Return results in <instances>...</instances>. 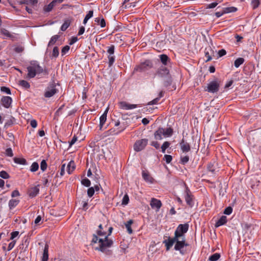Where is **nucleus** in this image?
Instances as JSON below:
<instances>
[{
    "mask_svg": "<svg viewBox=\"0 0 261 261\" xmlns=\"http://www.w3.org/2000/svg\"><path fill=\"white\" fill-rule=\"evenodd\" d=\"M82 184L84 186L89 187L91 185V181L89 179L85 178L82 180Z\"/></svg>",
    "mask_w": 261,
    "mask_h": 261,
    "instance_id": "nucleus-45",
    "label": "nucleus"
},
{
    "mask_svg": "<svg viewBox=\"0 0 261 261\" xmlns=\"http://www.w3.org/2000/svg\"><path fill=\"white\" fill-rule=\"evenodd\" d=\"M226 54V51L225 49H222L219 50L218 52V57H221Z\"/></svg>",
    "mask_w": 261,
    "mask_h": 261,
    "instance_id": "nucleus-57",
    "label": "nucleus"
},
{
    "mask_svg": "<svg viewBox=\"0 0 261 261\" xmlns=\"http://www.w3.org/2000/svg\"><path fill=\"white\" fill-rule=\"evenodd\" d=\"M224 11L223 9L222 11H219L215 13V15L217 18H219L221 16H222L223 14H224Z\"/></svg>",
    "mask_w": 261,
    "mask_h": 261,
    "instance_id": "nucleus-63",
    "label": "nucleus"
},
{
    "mask_svg": "<svg viewBox=\"0 0 261 261\" xmlns=\"http://www.w3.org/2000/svg\"><path fill=\"white\" fill-rule=\"evenodd\" d=\"M232 212V208L230 206L227 207L224 211V214L225 215H229Z\"/></svg>",
    "mask_w": 261,
    "mask_h": 261,
    "instance_id": "nucleus-51",
    "label": "nucleus"
},
{
    "mask_svg": "<svg viewBox=\"0 0 261 261\" xmlns=\"http://www.w3.org/2000/svg\"><path fill=\"white\" fill-rule=\"evenodd\" d=\"M30 125L33 128H36L37 126V122L36 120L33 119L30 121Z\"/></svg>",
    "mask_w": 261,
    "mask_h": 261,
    "instance_id": "nucleus-61",
    "label": "nucleus"
},
{
    "mask_svg": "<svg viewBox=\"0 0 261 261\" xmlns=\"http://www.w3.org/2000/svg\"><path fill=\"white\" fill-rule=\"evenodd\" d=\"M115 50V46L112 45L108 47L107 52L109 54V56L113 55Z\"/></svg>",
    "mask_w": 261,
    "mask_h": 261,
    "instance_id": "nucleus-42",
    "label": "nucleus"
},
{
    "mask_svg": "<svg viewBox=\"0 0 261 261\" xmlns=\"http://www.w3.org/2000/svg\"><path fill=\"white\" fill-rule=\"evenodd\" d=\"M185 198L187 204L190 207H193L194 204L193 196L189 189H187L186 191Z\"/></svg>",
    "mask_w": 261,
    "mask_h": 261,
    "instance_id": "nucleus-11",
    "label": "nucleus"
},
{
    "mask_svg": "<svg viewBox=\"0 0 261 261\" xmlns=\"http://www.w3.org/2000/svg\"><path fill=\"white\" fill-rule=\"evenodd\" d=\"M63 1L64 0H53L48 5L44 6L43 8V11L45 12H50L55 6H56L57 4L62 3Z\"/></svg>",
    "mask_w": 261,
    "mask_h": 261,
    "instance_id": "nucleus-9",
    "label": "nucleus"
},
{
    "mask_svg": "<svg viewBox=\"0 0 261 261\" xmlns=\"http://www.w3.org/2000/svg\"><path fill=\"white\" fill-rule=\"evenodd\" d=\"M220 254L218 253H215L212 255H211L209 258L208 260L210 261H217L220 258Z\"/></svg>",
    "mask_w": 261,
    "mask_h": 261,
    "instance_id": "nucleus-29",
    "label": "nucleus"
},
{
    "mask_svg": "<svg viewBox=\"0 0 261 261\" xmlns=\"http://www.w3.org/2000/svg\"><path fill=\"white\" fill-rule=\"evenodd\" d=\"M170 143L168 142H165L161 146L162 151L163 153H165L166 149L169 147Z\"/></svg>",
    "mask_w": 261,
    "mask_h": 261,
    "instance_id": "nucleus-40",
    "label": "nucleus"
},
{
    "mask_svg": "<svg viewBox=\"0 0 261 261\" xmlns=\"http://www.w3.org/2000/svg\"><path fill=\"white\" fill-rule=\"evenodd\" d=\"M163 136L165 138L171 137L173 134V129L171 127L162 128Z\"/></svg>",
    "mask_w": 261,
    "mask_h": 261,
    "instance_id": "nucleus-19",
    "label": "nucleus"
},
{
    "mask_svg": "<svg viewBox=\"0 0 261 261\" xmlns=\"http://www.w3.org/2000/svg\"><path fill=\"white\" fill-rule=\"evenodd\" d=\"M109 63L110 65H112L115 61V56L113 55L109 56Z\"/></svg>",
    "mask_w": 261,
    "mask_h": 261,
    "instance_id": "nucleus-55",
    "label": "nucleus"
},
{
    "mask_svg": "<svg viewBox=\"0 0 261 261\" xmlns=\"http://www.w3.org/2000/svg\"><path fill=\"white\" fill-rule=\"evenodd\" d=\"M220 83V81L217 79L210 82L207 85L205 91L213 93L217 92L219 89Z\"/></svg>",
    "mask_w": 261,
    "mask_h": 261,
    "instance_id": "nucleus-5",
    "label": "nucleus"
},
{
    "mask_svg": "<svg viewBox=\"0 0 261 261\" xmlns=\"http://www.w3.org/2000/svg\"><path fill=\"white\" fill-rule=\"evenodd\" d=\"M20 194L17 190H15L12 192L11 196L12 197H16L19 196Z\"/></svg>",
    "mask_w": 261,
    "mask_h": 261,
    "instance_id": "nucleus-60",
    "label": "nucleus"
},
{
    "mask_svg": "<svg viewBox=\"0 0 261 261\" xmlns=\"http://www.w3.org/2000/svg\"><path fill=\"white\" fill-rule=\"evenodd\" d=\"M205 56L207 58L206 61H210L215 56V52L210 47L205 49Z\"/></svg>",
    "mask_w": 261,
    "mask_h": 261,
    "instance_id": "nucleus-14",
    "label": "nucleus"
},
{
    "mask_svg": "<svg viewBox=\"0 0 261 261\" xmlns=\"http://www.w3.org/2000/svg\"><path fill=\"white\" fill-rule=\"evenodd\" d=\"M174 240L175 243L174 249L179 251L181 254H184V251L183 248L184 247L188 246V244L186 243L185 237L177 238Z\"/></svg>",
    "mask_w": 261,
    "mask_h": 261,
    "instance_id": "nucleus-6",
    "label": "nucleus"
},
{
    "mask_svg": "<svg viewBox=\"0 0 261 261\" xmlns=\"http://www.w3.org/2000/svg\"><path fill=\"white\" fill-rule=\"evenodd\" d=\"M69 25L70 21L69 20L65 21L61 27V30L62 31H65L69 27Z\"/></svg>",
    "mask_w": 261,
    "mask_h": 261,
    "instance_id": "nucleus-38",
    "label": "nucleus"
},
{
    "mask_svg": "<svg viewBox=\"0 0 261 261\" xmlns=\"http://www.w3.org/2000/svg\"><path fill=\"white\" fill-rule=\"evenodd\" d=\"M2 105L6 108H9L12 102V99L10 96H3L1 99Z\"/></svg>",
    "mask_w": 261,
    "mask_h": 261,
    "instance_id": "nucleus-13",
    "label": "nucleus"
},
{
    "mask_svg": "<svg viewBox=\"0 0 261 261\" xmlns=\"http://www.w3.org/2000/svg\"><path fill=\"white\" fill-rule=\"evenodd\" d=\"M6 154L7 156L12 157L13 155L12 150L11 148H8L6 150Z\"/></svg>",
    "mask_w": 261,
    "mask_h": 261,
    "instance_id": "nucleus-53",
    "label": "nucleus"
},
{
    "mask_svg": "<svg viewBox=\"0 0 261 261\" xmlns=\"http://www.w3.org/2000/svg\"><path fill=\"white\" fill-rule=\"evenodd\" d=\"M119 107L122 109L127 110L136 108L137 107V105L129 104L126 102L122 101L119 103Z\"/></svg>",
    "mask_w": 261,
    "mask_h": 261,
    "instance_id": "nucleus-15",
    "label": "nucleus"
},
{
    "mask_svg": "<svg viewBox=\"0 0 261 261\" xmlns=\"http://www.w3.org/2000/svg\"><path fill=\"white\" fill-rule=\"evenodd\" d=\"M147 139H142L137 140L134 145V149L137 152L143 150L148 144Z\"/></svg>",
    "mask_w": 261,
    "mask_h": 261,
    "instance_id": "nucleus-7",
    "label": "nucleus"
},
{
    "mask_svg": "<svg viewBox=\"0 0 261 261\" xmlns=\"http://www.w3.org/2000/svg\"><path fill=\"white\" fill-rule=\"evenodd\" d=\"M59 38V36L57 35L52 36L48 43V46H50L55 44V43L56 42V41L58 40Z\"/></svg>",
    "mask_w": 261,
    "mask_h": 261,
    "instance_id": "nucleus-32",
    "label": "nucleus"
},
{
    "mask_svg": "<svg viewBox=\"0 0 261 261\" xmlns=\"http://www.w3.org/2000/svg\"><path fill=\"white\" fill-rule=\"evenodd\" d=\"M225 14L236 12L237 9L234 7H226L223 8Z\"/></svg>",
    "mask_w": 261,
    "mask_h": 261,
    "instance_id": "nucleus-34",
    "label": "nucleus"
},
{
    "mask_svg": "<svg viewBox=\"0 0 261 261\" xmlns=\"http://www.w3.org/2000/svg\"><path fill=\"white\" fill-rule=\"evenodd\" d=\"M47 166V165L45 160H42L40 164L41 170H42L43 171H44L46 169Z\"/></svg>",
    "mask_w": 261,
    "mask_h": 261,
    "instance_id": "nucleus-46",
    "label": "nucleus"
},
{
    "mask_svg": "<svg viewBox=\"0 0 261 261\" xmlns=\"http://www.w3.org/2000/svg\"><path fill=\"white\" fill-rule=\"evenodd\" d=\"M2 34L8 37H10L11 36L10 33L6 29L2 30Z\"/></svg>",
    "mask_w": 261,
    "mask_h": 261,
    "instance_id": "nucleus-54",
    "label": "nucleus"
},
{
    "mask_svg": "<svg viewBox=\"0 0 261 261\" xmlns=\"http://www.w3.org/2000/svg\"><path fill=\"white\" fill-rule=\"evenodd\" d=\"M133 223V220H129L125 224V227H126L127 230L129 234H131L133 232V230L131 228V225Z\"/></svg>",
    "mask_w": 261,
    "mask_h": 261,
    "instance_id": "nucleus-33",
    "label": "nucleus"
},
{
    "mask_svg": "<svg viewBox=\"0 0 261 261\" xmlns=\"http://www.w3.org/2000/svg\"><path fill=\"white\" fill-rule=\"evenodd\" d=\"M160 60L163 65L162 66H167L168 64V62L169 61V58L168 57L164 54L161 55L160 56Z\"/></svg>",
    "mask_w": 261,
    "mask_h": 261,
    "instance_id": "nucleus-24",
    "label": "nucleus"
},
{
    "mask_svg": "<svg viewBox=\"0 0 261 261\" xmlns=\"http://www.w3.org/2000/svg\"><path fill=\"white\" fill-rule=\"evenodd\" d=\"M0 177L4 179H8L10 176L6 171L3 170L0 172Z\"/></svg>",
    "mask_w": 261,
    "mask_h": 261,
    "instance_id": "nucleus-43",
    "label": "nucleus"
},
{
    "mask_svg": "<svg viewBox=\"0 0 261 261\" xmlns=\"http://www.w3.org/2000/svg\"><path fill=\"white\" fill-rule=\"evenodd\" d=\"M189 161V157L188 155L181 156L180 162L183 165L187 164Z\"/></svg>",
    "mask_w": 261,
    "mask_h": 261,
    "instance_id": "nucleus-44",
    "label": "nucleus"
},
{
    "mask_svg": "<svg viewBox=\"0 0 261 261\" xmlns=\"http://www.w3.org/2000/svg\"><path fill=\"white\" fill-rule=\"evenodd\" d=\"M156 74L160 77H165L169 74V69L165 66H161L156 71Z\"/></svg>",
    "mask_w": 261,
    "mask_h": 261,
    "instance_id": "nucleus-12",
    "label": "nucleus"
},
{
    "mask_svg": "<svg viewBox=\"0 0 261 261\" xmlns=\"http://www.w3.org/2000/svg\"><path fill=\"white\" fill-rule=\"evenodd\" d=\"M142 177L144 180L149 183H152L153 178L150 175L147 171L143 170L142 172Z\"/></svg>",
    "mask_w": 261,
    "mask_h": 261,
    "instance_id": "nucleus-17",
    "label": "nucleus"
},
{
    "mask_svg": "<svg viewBox=\"0 0 261 261\" xmlns=\"http://www.w3.org/2000/svg\"><path fill=\"white\" fill-rule=\"evenodd\" d=\"M27 77L29 79L34 77L36 74L43 72V69L36 61H32L27 67Z\"/></svg>",
    "mask_w": 261,
    "mask_h": 261,
    "instance_id": "nucleus-3",
    "label": "nucleus"
},
{
    "mask_svg": "<svg viewBox=\"0 0 261 261\" xmlns=\"http://www.w3.org/2000/svg\"><path fill=\"white\" fill-rule=\"evenodd\" d=\"M227 217L225 216H222L216 223L215 226L218 227L223 225L227 222Z\"/></svg>",
    "mask_w": 261,
    "mask_h": 261,
    "instance_id": "nucleus-21",
    "label": "nucleus"
},
{
    "mask_svg": "<svg viewBox=\"0 0 261 261\" xmlns=\"http://www.w3.org/2000/svg\"><path fill=\"white\" fill-rule=\"evenodd\" d=\"M95 21L97 24L100 25L101 28H104L106 26V22L103 18L101 19L99 17L95 18Z\"/></svg>",
    "mask_w": 261,
    "mask_h": 261,
    "instance_id": "nucleus-28",
    "label": "nucleus"
},
{
    "mask_svg": "<svg viewBox=\"0 0 261 261\" xmlns=\"http://www.w3.org/2000/svg\"><path fill=\"white\" fill-rule=\"evenodd\" d=\"M108 112V108H107V109L105 110L103 114L100 117L99 120H100V129H101L103 125L105 123L106 120H107V113Z\"/></svg>",
    "mask_w": 261,
    "mask_h": 261,
    "instance_id": "nucleus-18",
    "label": "nucleus"
},
{
    "mask_svg": "<svg viewBox=\"0 0 261 261\" xmlns=\"http://www.w3.org/2000/svg\"><path fill=\"white\" fill-rule=\"evenodd\" d=\"M95 192V190L93 187L89 188L87 191V194L89 197H92Z\"/></svg>",
    "mask_w": 261,
    "mask_h": 261,
    "instance_id": "nucleus-49",
    "label": "nucleus"
},
{
    "mask_svg": "<svg viewBox=\"0 0 261 261\" xmlns=\"http://www.w3.org/2000/svg\"><path fill=\"white\" fill-rule=\"evenodd\" d=\"M19 85L24 89H29L30 87V85L29 82L25 80H20L19 81Z\"/></svg>",
    "mask_w": 261,
    "mask_h": 261,
    "instance_id": "nucleus-31",
    "label": "nucleus"
},
{
    "mask_svg": "<svg viewBox=\"0 0 261 261\" xmlns=\"http://www.w3.org/2000/svg\"><path fill=\"white\" fill-rule=\"evenodd\" d=\"M19 234V232L17 231H13L11 233V240H13L16 237H17Z\"/></svg>",
    "mask_w": 261,
    "mask_h": 261,
    "instance_id": "nucleus-59",
    "label": "nucleus"
},
{
    "mask_svg": "<svg viewBox=\"0 0 261 261\" xmlns=\"http://www.w3.org/2000/svg\"><path fill=\"white\" fill-rule=\"evenodd\" d=\"M75 168V165L73 161L69 162L67 165V172L68 174H70Z\"/></svg>",
    "mask_w": 261,
    "mask_h": 261,
    "instance_id": "nucleus-25",
    "label": "nucleus"
},
{
    "mask_svg": "<svg viewBox=\"0 0 261 261\" xmlns=\"http://www.w3.org/2000/svg\"><path fill=\"white\" fill-rule=\"evenodd\" d=\"M129 197L127 194H125L122 200V205H126L129 202Z\"/></svg>",
    "mask_w": 261,
    "mask_h": 261,
    "instance_id": "nucleus-41",
    "label": "nucleus"
},
{
    "mask_svg": "<svg viewBox=\"0 0 261 261\" xmlns=\"http://www.w3.org/2000/svg\"><path fill=\"white\" fill-rule=\"evenodd\" d=\"M164 159L166 163L169 164L172 160V157L170 155L165 154L164 156Z\"/></svg>",
    "mask_w": 261,
    "mask_h": 261,
    "instance_id": "nucleus-48",
    "label": "nucleus"
},
{
    "mask_svg": "<svg viewBox=\"0 0 261 261\" xmlns=\"http://www.w3.org/2000/svg\"><path fill=\"white\" fill-rule=\"evenodd\" d=\"M245 60L243 58H239L237 59L234 62V65L236 68H238L241 65L243 64Z\"/></svg>",
    "mask_w": 261,
    "mask_h": 261,
    "instance_id": "nucleus-30",
    "label": "nucleus"
},
{
    "mask_svg": "<svg viewBox=\"0 0 261 261\" xmlns=\"http://www.w3.org/2000/svg\"><path fill=\"white\" fill-rule=\"evenodd\" d=\"M1 90L2 92L8 94H11L10 89L6 87H2L1 88Z\"/></svg>",
    "mask_w": 261,
    "mask_h": 261,
    "instance_id": "nucleus-50",
    "label": "nucleus"
},
{
    "mask_svg": "<svg viewBox=\"0 0 261 261\" xmlns=\"http://www.w3.org/2000/svg\"><path fill=\"white\" fill-rule=\"evenodd\" d=\"M189 228V225L188 224H179L177 227L175 233L174 237L173 238H169L168 240L164 241V243L165 244L166 250H169L170 248L173 246V244L175 243V240L177 238H183L185 237L184 233H186Z\"/></svg>",
    "mask_w": 261,
    "mask_h": 261,
    "instance_id": "nucleus-2",
    "label": "nucleus"
},
{
    "mask_svg": "<svg viewBox=\"0 0 261 261\" xmlns=\"http://www.w3.org/2000/svg\"><path fill=\"white\" fill-rule=\"evenodd\" d=\"M179 144L181 150L183 152H188L190 150L191 147L189 144L187 142H185L183 139L180 142Z\"/></svg>",
    "mask_w": 261,
    "mask_h": 261,
    "instance_id": "nucleus-16",
    "label": "nucleus"
},
{
    "mask_svg": "<svg viewBox=\"0 0 261 261\" xmlns=\"http://www.w3.org/2000/svg\"><path fill=\"white\" fill-rule=\"evenodd\" d=\"M260 4L259 0H252L251 3V6L253 9L257 8Z\"/></svg>",
    "mask_w": 261,
    "mask_h": 261,
    "instance_id": "nucleus-36",
    "label": "nucleus"
},
{
    "mask_svg": "<svg viewBox=\"0 0 261 261\" xmlns=\"http://www.w3.org/2000/svg\"><path fill=\"white\" fill-rule=\"evenodd\" d=\"M39 188L38 187H34L29 190V196L31 197H34L39 193Z\"/></svg>",
    "mask_w": 261,
    "mask_h": 261,
    "instance_id": "nucleus-22",
    "label": "nucleus"
},
{
    "mask_svg": "<svg viewBox=\"0 0 261 261\" xmlns=\"http://www.w3.org/2000/svg\"><path fill=\"white\" fill-rule=\"evenodd\" d=\"M59 54V51L58 47L57 46L54 47L53 48V50L51 57H54V58H57V57H58Z\"/></svg>",
    "mask_w": 261,
    "mask_h": 261,
    "instance_id": "nucleus-39",
    "label": "nucleus"
},
{
    "mask_svg": "<svg viewBox=\"0 0 261 261\" xmlns=\"http://www.w3.org/2000/svg\"><path fill=\"white\" fill-rule=\"evenodd\" d=\"M93 10H90L87 14V15H86L85 17L87 18V19H89L90 18H91L93 16Z\"/></svg>",
    "mask_w": 261,
    "mask_h": 261,
    "instance_id": "nucleus-62",
    "label": "nucleus"
},
{
    "mask_svg": "<svg viewBox=\"0 0 261 261\" xmlns=\"http://www.w3.org/2000/svg\"><path fill=\"white\" fill-rule=\"evenodd\" d=\"M162 128H159L157 130H156L154 133V138L156 140H161L162 139V136H163Z\"/></svg>",
    "mask_w": 261,
    "mask_h": 261,
    "instance_id": "nucleus-26",
    "label": "nucleus"
},
{
    "mask_svg": "<svg viewBox=\"0 0 261 261\" xmlns=\"http://www.w3.org/2000/svg\"><path fill=\"white\" fill-rule=\"evenodd\" d=\"M16 243V241L15 240H13L11 242H10L8 247V251H10L12 248L14 247Z\"/></svg>",
    "mask_w": 261,
    "mask_h": 261,
    "instance_id": "nucleus-56",
    "label": "nucleus"
},
{
    "mask_svg": "<svg viewBox=\"0 0 261 261\" xmlns=\"http://www.w3.org/2000/svg\"><path fill=\"white\" fill-rule=\"evenodd\" d=\"M218 4V3L217 2V1H215L212 3H211L208 5H207L206 6V8L207 9H212V8H214L215 7H216Z\"/></svg>",
    "mask_w": 261,
    "mask_h": 261,
    "instance_id": "nucleus-52",
    "label": "nucleus"
},
{
    "mask_svg": "<svg viewBox=\"0 0 261 261\" xmlns=\"http://www.w3.org/2000/svg\"><path fill=\"white\" fill-rule=\"evenodd\" d=\"M70 49V47L68 45H66L64 46L61 50V54L62 56H64L65 55L67 52H68L69 50Z\"/></svg>",
    "mask_w": 261,
    "mask_h": 261,
    "instance_id": "nucleus-47",
    "label": "nucleus"
},
{
    "mask_svg": "<svg viewBox=\"0 0 261 261\" xmlns=\"http://www.w3.org/2000/svg\"><path fill=\"white\" fill-rule=\"evenodd\" d=\"M150 205L152 208L155 209L158 212L162 205V203L160 200L154 198H152L150 200Z\"/></svg>",
    "mask_w": 261,
    "mask_h": 261,
    "instance_id": "nucleus-10",
    "label": "nucleus"
},
{
    "mask_svg": "<svg viewBox=\"0 0 261 261\" xmlns=\"http://www.w3.org/2000/svg\"><path fill=\"white\" fill-rule=\"evenodd\" d=\"M152 67V63L150 60H146L141 63L139 65L135 68V70L139 72H143L147 70Z\"/></svg>",
    "mask_w": 261,
    "mask_h": 261,
    "instance_id": "nucleus-8",
    "label": "nucleus"
},
{
    "mask_svg": "<svg viewBox=\"0 0 261 261\" xmlns=\"http://www.w3.org/2000/svg\"><path fill=\"white\" fill-rule=\"evenodd\" d=\"M92 243L98 245L96 247V250H99L102 252L107 251L113 245V241L108 238L107 232L103 230H98L97 231V235L94 234Z\"/></svg>",
    "mask_w": 261,
    "mask_h": 261,
    "instance_id": "nucleus-1",
    "label": "nucleus"
},
{
    "mask_svg": "<svg viewBox=\"0 0 261 261\" xmlns=\"http://www.w3.org/2000/svg\"><path fill=\"white\" fill-rule=\"evenodd\" d=\"M124 129V128H120L118 129V130H115L114 128H112L109 130L110 134L114 135H117L121 132H122Z\"/></svg>",
    "mask_w": 261,
    "mask_h": 261,
    "instance_id": "nucleus-35",
    "label": "nucleus"
},
{
    "mask_svg": "<svg viewBox=\"0 0 261 261\" xmlns=\"http://www.w3.org/2000/svg\"><path fill=\"white\" fill-rule=\"evenodd\" d=\"M48 248L49 246L47 244H46L43 253L42 257V261H47L48 259Z\"/></svg>",
    "mask_w": 261,
    "mask_h": 261,
    "instance_id": "nucleus-20",
    "label": "nucleus"
},
{
    "mask_svg": "<svg viewBox=\"0 0 261 261\" xmlns=\"http://www.w3.org/2000/svg\"><path fill=\"white\" fill-rule=\"evenodd\" d=\"M151 145L154 147L156 149H159L160 148V144L156 141H153L151 143Z\"/></svg>",
    "mask_w": 261,
    "mask_h": 261,
    "instance_id": "nucleus-64",
    "label": "nucleus"
},
{
    "mask_svg": "<svg viewBox=\"0 0 261 261\" xmlns=\"http://www.w3.org/2000/svg\"><path fill=\"white\" fill-rule=\"evenodd\" d=\"M23 49V47L21 46H18L14 48L15 51L18 53L22 52Z\"/></svg>",
    "mask_w": 261,
    "mask_h": 261,
    "instance_id": "nucleus-58",
    "label": "nucleus"
},
{
    "mask_svg": "<svg viewBox=\"0 0 261 261\" xmlns=\"http://www.w3.org/2000/svg\"><path fill=\"white\" fill-rule=\"evenodd\" d=\"M14 162L17 164L20 165H26L27 164V161L24 158H14L13 159Z\"/></svg>",
    "mask_w": 261,
    "mask_h": 261,
    "instance_id": "nucleus-27",
    "label": "nucleus"
},
{
    "mask_svg": "<svg viewBox=\"0 0 261 261\" xmlns=\"http://www.w3.org/2000/svg\"><path fill=\"white\" fill-rule=\"evenodd\" d=\"M57 84L55 83H50L45 90L44 96L46 98H50L58 92Z\"/></svg>",
    "mask_w": 261,
    "mask_h": 261,
    "instance_id": "nucleus-4",
    "label": "nucleus"
},
{
    "mask_svg": "<svg viewBox=\"0 0 261 261\" xmlns=\"http://www.w3.org/2000/svg\"><path fill=\"white\" fill-rule=\"evenodd\" d=\"M39 165L37 162H34L30 167V171L31 172H35L38 170Z\"/></svg>",
    "mask_w": 261,
    "mask_h": 261,
    "instance_id": "nucleus-37",
    "label": "nucleus"
},
{
    "mask_svg": "<svg viewBox=\"0 0 261 261\" xmlns=\"http://www.w3.org/2000/svg\"><path fill=\"white\" fill-rule=\"evenodd\" d=\"M19 200L17 199H12L9 201V207L10 210L13 209L15 207H16L19 203Z\"/></svg>",
    "mask_w": 261,
    "mask_h": 261,
    "instance_id": "nucleus-23",
    "label": "nucleus"
}]
</instances>
